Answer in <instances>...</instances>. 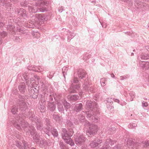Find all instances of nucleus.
I'll return each mask as SVG.
<instances>
[{
    "mask_svg": "<svg viewBox=\"0 0 149 149\" xmlns=\"http://www.w3.org/2000/svg\"><path fill=\"white\" fill-rule=\"evenodd\" d=\"M18 97L19 99L17 101V104L19 107V110L22 111V115L19 114L16 118L11 119L10 120L11 124H12L19 131L21 130L20 125L25 130V128H27L31 136H33L37 133L34 127L32 125H30L27 121L24 120V118L27 116L24 112L28 108L26 103V96L19 95Z\"/></svg>",
    "mask_w": 149,
    "mask_h": 149,
    "instance_id": "f257e3e1",
    "label": "nucleus"
},
{
    "mask_svg": "<svg viewBox=\"0 0 149 149\" xmlns=\"http://www.w3.org/2000/svg\"><path fill=\"white\" fill-rule=\"evenodd\" d=\"M86 111L85 112L87 117L92 121L97 122L100 112L97 103L94 101L88 100L86 102Z\"/></svg>",
    "mask_w": 149,
    "mask_h": 149,
    "instance_id": "f03ea898",
    "label": "nucleus"
},
{
    "mask_svg": "<svg viewBox=\"0 0 149 149\" xmlns=\"http://www.w3.org/2000/svg\"><path fill=\"white\" fill-rule=\"evenodd\" d=\"M48 1H42L40 4V5H38L36 4V6L34 5L31 6L28 5V10L30 13H36L37 12H44L46 10L47 6L49 4Z\"/></svg>",
    "mask_w": 149,
    "mask_h": 149,
    "instance_id": "7ed1b4c3",
    "label": "nucleus"
},
{
    "mask_svg": "<svg viewBox=\"0 0 149 149\" xmlns=\"http://www.w3.org/2000/svg\"><path fill=\"white\" fill-rule=\"evenodd\" d=\"M79 82L78 78L77 77H74L70 80V86L68 90V91L70 93H77L80 87L79 84L74 85L73 83L74 84L77 83Z\"/></svg>",
    "mask_w": 149,
    "mask_h": 149,
    "instance_id": "20e7f679",
    "label": "nucleus"
},
{
    "mask_svg": "<svg viewBox=\"0 0 149 149\" xmlns=\"http://www.w3.org/2000/svg\"><path fill=\"white\" fill-rule=\"evenodd\" d=\"M97 130V127L96 125L91 124L86 130V134L88 137H91L95 134Z\"/></svg>",
    "mask_w": 149,
    "mask_h": 149,
    "instance_id": "39448f33",
    "label": "nucleus"
},
{
    "mask_svg": "<svg viewBox=\"0 0 149 149\" xmlns=\"http://www.w3.org/2000/svg\"><path fill=\"white\" fill-rule=\"evenodd\" d=\"M74 140L77 145L81 146L85 141L86 139L82 134H79L75 136Z\"/></svg>",
    "mask_w": 149,
    "mask_h": 149,
    "instance_id": "423d86ee",
    "label": "nucleus"
},
{
    "mask_svg": "<svg viewBox=\"0 0 149 149\" xmlns=\"http://www.w3.org/2000/svg\"><path fill=\"white\" fill-rule=\"evenodd\" d=\"M138 1V0H135V2L137 5L138 7L137 8V10L139 9L140 11H145L148 8V6L145 3H143L140 0Z\"/></svg>",
    "mask_w": 149,
    "mask_h": 149,
    "instance_id": "0eeeda50",
    "label": "nucleus"
},
{
    "mask_svg": "<svg viewBox=\"0 0 149 149\" xmlns=\"http://www.w3.org/2000/svg\"><path fill=\"white\" fill-rule=\"evenodd\" d=\"M115 143V141H113L111 139H107L102 148L100 149H111V147H109V145L112 146Z\"/></svg>",
    "mask_w": 149,
    "mask_h": 149,
    "instance_id": "6e6552de",
    "label": "nucleus"
},
{
    "mask_svg": "<svg viewBox=\"0 0 149 149\" xmlns=\"http://www.w3.org/2000/svg\"><path fill=\"white\" fill-rule=\"evenodd\" d=\"M61 134L63 139L67 142H68V140L70 139L71 136L66 129L63 128L62 129Z\"/></svg>",
    "mask_w": 149,
    "mask_h": 149,
    "instance_id": "1a4fd4ad",
    "label": "nucleus"
},
{
    "mask_svg": "<svg viewBox=\"0 0 149 149\" xmlns=\"http://www.w3.org/2000/svg\"><path fill=\"white\" fill-rule=\"evenodd\" d=\"M102 140L96 138L91 142L89 146L91 148H96L99 146V145L102 143Z\"/></svg>",
    "mask_w": 149,
    "mask_h": 149,
    "instance_id": "9d476101",
    "label": "nucleus"
},
{
    "mask_svg": "<svg viewBox=\"0 0 149 149\" xmlns=\"http://www.w3.org/2000/svg\"><path fill=\"white\" fill-rule=\"evenodd\" d=\"M77 74L78 78L80 79V81L83 82V81L81 80V79L83 80H84V78H85L86 74L85 71L83 69L80 68L78 70L77 72Z\"/></svg>",
    "mask_w": 149,
    "mask_h": 149,
    "instance_id": "9b49d317",
    "label": "nucleus"
},
{
    "mask_svg": "<svg viewBox=\"0 0 149 149\" xmlns=\"http://www.w3.org/2000/svg\"><path fill=\"white\" fill-rule=\"evenodd\" d=\"M34 19L37 23L38 22H41L43 21L45 19V18L44 16L42 14H36L35 16H33L32 17V19Z\"/></svg>",
    "mask_w": 149,
    "mask_h": 149,
    "instance_id": "f8f14e48",
    "label": "nucleus"
},
{
    "mask_svg": "<svg viewBox=\"0 0 149 149\" xmlns=\"http://www.w3.org/2000/svg\"><path fill=\"white\" fill-rule=\"evenodd\" d=\"M15 12L18 15L21 17H24L26 16V11L23 8H18L15 10Z\"/></svg>",
    "mask_w": 149,
    "mask_h": 149,
    "instance_id": "ddd939ff",
    "label": "nucleus"
},
{
    "mask_svg": "<svg viewBox=\"0 0 149 149\" xmlns=\"http://www.w3.org/2000/svg\"><path fill=\"white\" fill-rule=\"evenodd\" d=\"M18 89L21 93H24L26 91L25 83L23 82L20 83L18 86Z\"/></svg>",
    "mask_w": 149,
    "mask_h": 149,
    "instance_id": "4468645a",
    "label": "nucleus"
},
{
    "mask_svg": "<svg viewBox=\"0 0 149 149\" xmlns=\"http://www.w3.org/2000/svg\"><path fill=\"white\" fill-rule=\"evenodd\" d=\"M74 110L77 112H79L83 109V104L81 103H76L74 104Z\"/></svg>",
    "mask_w": 149,
    "mask_h": 149,
    "instance_id": "2eb2a0df",
    "label": "nucleus"
},
{
    "mask_svg": "<svg viewBox=\"0 0 149 149\" xmlns=\"http://www.w3.org/2000/svg\"><path fill=\"white\" fill-rule=\"evenodd\" d=\"M140 65L143 70H147L149 68V62H145L141 61L139 62Z\"/></svg>",
    "mask_w": 149,
    "mask_h": 149,
    "instance_id": "dca6fc26",
    "label": "nucleus"
},
{
    "mask_svg": "<svg viewBox=\"0 0 149 149\" xmlns=\"http://www.w3.org/2000/svg\"><path fill=\"white\" fill-rule=\"evenodd\" d=\"M26 83L28 87V92L33 97V96H34L33 95H35V93L34 92L33 89L32 88V84H31V81H30V83H29V81H27L26 82Z\"/></svg>",
    "mask_w": 149,
    "mask_h": 149,
    "instance_id": "f3484780",
    "label": "nucleus"
},
{
    "mask_svg": "<svg viewBox=\"0 0 149 149\" xmlns=\"http://www.w3.org/2000/svg\"><path fill=\"white\" fill-rule=\"evenodd\" d=\"M127 142V146L129 147V149H134L133 147L135 146L133 139L132 138L128 139Z\"/></svg>",
    "mask_w": 149,
    "mask_h": 149,
    "instance_id": "a211bd4d",
    "label": "nucleus"
},
{
    "mask_svg": "<svg viewBox=\"0 0 149 149\" xmlns=\"http://www.w3.org/2000/svg\"><path fill=\"white\" fill-rule=\"evenodd\" d=\"M47 108L49 110L51 111H54L56 109V104L55 102H48Z\"/></svg>",
    "mask_w": 149,
    "mask_h": 149,
    "instance_id": "6ab92c4d",
    "label": "nucleus"
},
{
    "mask_svg": "<svg viewBox=\"0 0 149 149\" xmlns=\"http://www.w3.org/2000/svg\"><path fill=\"white\" fill-rule=\"evenodd\" d=\"M32 19V17L31 18V20L29 23H28L27 26L30 28H33L36 26L37 24L36 21L34 19Z\"/></svg>",
    "mask_w": 149,
    "mask_h": 149,
    "instance_id": "aec40b11",
    "label": "nucleus"
},
{
    "mask_svg": "<svg viewBox=\"0 0 149 149\" xmlns=\"http://www.w3.org/2000/svg\"><path fill=\"white\" fill-rule=\"evenodd\" d=\"M79 97L77 95H69L67 98L68 100L70 102H74L79 98Z\"/></svg>",
    "mask_w": 149,
    "mask_h": 149,
    "instance_id": "412c9836",
    "label": "nucleus"
},
{
    "mask_svg": "<svg viewBox=\"0 0 149 149\" xmlns=\"http://www.w3.org/2000/svg\"><path fill=\"white\" fill-rule=\"evenodd\" d=\"M28 117L29 119L33 122V121H35L36 120V118L34 112H33L31 111H29L28 112Z\"/></svg>",
    "mask_w": 149,
    "mask_h": 149,
    "instance_id": "4be33fe9",
    "label": "nucleus"
},
{
    "mask_svg": "<svg viewBox=\"0 0 149 149\" xmlns=\"http://www.w3.org/2000/svg\"><path fill=\"white\" fill-rule=\"evenodd\" d=\"M7 28L8 30L11 32L12 34H14L15 33V27L13 24H10L7 25Z\"/></svg>",
    "mask_w": 149,
    "mask_h": 149,
    "instance_id": "5701e85b",
    "label": "nucleus"
},
{
    "mask_svg": "<svg viewBox=\"0 0 149 149\" xmlns=\"http://www.w3.org/2000/svg\"><path fill=\"white\" fill-rule=\"evenodd\" d=\"M50 132L52 134L54 137H57L58 136V134L57 130L54 127L51 128L50 129Z\"/></svg>",
    "mask_w": 149,
    "mask_h": 149,
    "instance_id": "b1692460",
    "label": "nucleus"
},
{
    "mask_svg": "<svg viewBox=\"0 0 149 149\" xmlns=\"http://www.w3.org/2000/svg\"><path fill=\"white\" fill-rule=\"evenodd\" d=\"M112 99L111 98L109 97L107 98L106 100V101H107V103H106V104H110L111 105V106H110V107H107V108H110V109L111 110H112L113 109V106H112V104L113 103V102L112 101Z\"/></svg>",
    "mask_w": 149,
    "mask_h": 149,
    "instance_id": "393cba45",
    "label": "nucleus"
},
{
    "mask_svg": "<svg viewBox=\"0 0 149 149\" xmlns=\"http://www.w3.org/2000/svg\"><path fill=\"white\" fill-rule=\"evenodd\" d=\"M65 33L68 36V42H70V40L74 37V34L72 33L69 30L66 31Z\"/></svg>",
    "mask_w": 149,
    "mask_h": 149,
    "instance_id": "a878e982",
    "label": "nucleus"
},
{
    "mask_svg": "<svg viewBox=\"0 0 149 149\" xmlns=\"http://www.w3.org/2000/svg\"><path fill=\"white\" fill-rule=\"evenodd\" d=\"M18 105H14L12 107L11 109V112L13 114L15 115V114L17 115L18 114Z\"/></svg>",
    "mask_w": 149,
    "mask_h": 149,
    "instance_id": "bb28decb",
    "label": "nucleus"
},
{
    "mask_svg": "<svg viewBox=\"0 0 149 149\" xmlns=\"http://www.w3.org/2000/svg\"><path fill=\"white\" fill-rule=\"evenodd\" d=\"M32 88L34 90V92L35 93V95L33 96V98L34 99H36L38 95L39 88L38 87L37 88L32 86Z\"/></svg>",
    "mask_w": 149,
    "mask_h": 149,
    "instance_id": "cd10ccee",
    "label": "nucleus"
},
{
    "mask_svg": "<svg viewBox=\"0 0 149 149\" xmlns=\"http://www.w3.org/2000/svg\"><path fill=\"white\" fill-rule=\"evenodd\" d=\"M44 95L45 96H46V100L48 102L52 101L53 100V98H55L53 94L52 95L50 94H44Z\"/></svg>",
    "mask_w": 149,
    "mask_h": 149,
    "instance_id": "c85d7f7f",
    "label": "nucleus"
},
{
    "mask_svg": "<svg viewBox=\"0 0 149 149\" xmlns=\"http://www.w3.org/2000/svg\"><path fill=\"white\" fill-rule=\"evenodd\" d=\"M33 139L34 141L36 143H38L40 141V136L39 133H36L35 135L33 136Z\"/></svg>",
    "mask_w": 149,
    "mask_h": 149,
    "instance_id": "c756f323",
    "label": "nucleus"
},
{
    "mask_svg": "<svg viewBox=\"0 0 149 149\" xmlns=\"http://www.w3.org/2000/svg\"><path fill=\"white\" fill-rule=\"evenodd\" d=\"M29 72H27L26 71L24 72L23 75V76L24 79L26 81V82L27 81H29V83H30V81L31 82V79H30V81L29 79L28 80L29 78Z\"/></svg>",
    "mask_w": 149,
    "mask_h": 149,
    "instance_id": "7c9ffc66",
    "label": "nucleus"
},
{
    "mask_svg": "<svg viewBox=\"0 0 149 149\" xmlns=\"http://www.w3.org/2000/svg\"><path fill=\"white\" fill-rule=\"evenodd\" d=\"M7 36V33L6 32L3 31H0V45L2 42L1 38H4Z\"/></svg>",
    "mask_w": 149,
    "mask_h": 149,
    "instance_id": "2f4dec72",
    "label": "nucleus"
},
{
    "mask_svg": "<svg viewBox=\"0 0 149 149\" xmlns=\"http://www.w3.org/2000/svg\"><path fill=\"white\" fill-rule=\"evenodd\" d=\"M140 58L141 60H146L149 58V54L142 53L140 55Z\"/></svg>",
    "mask_w": 149,
    "mask_h": 149,
    "instance_id": "473e14b6",
    "label": "nucleus"
},
{
    "mask_svg": "<svg viewBox=\"0 0 149 149\" xmlns=\"http://www.w3.org/2000/svg\"><path fill=\"white\" fill-rule=\"evenodd\" d=\"M29 70H32L38 72H40L42 71L38 67H29L27 68Z\"/></svg>",
    "mask_w": 149,
    "mask_h": 149,
    "instance_id": "72a5a7b5",
    "label": "nucleus"
},
{
    "mask_svg": "<svg viewBox=\"0 0 149 149\" xmlns=\"http://www.w3.org/2000/svg\"><path fill=\"white\" fill-rule=\"evenodd\" d=\"M8 133H9V135L10 136H15V134H16V132L14 131V130L12 127H10L9 129L8 130Z\"/></svg>",
    "mask_w": 149,
    "mask_h": 149,
    "instance_id": "f704fd0d",
    "label": "nucleus"
},
{
    "mask_svg": "<svg viewBox=\"0 0 149 149\" xmlns=\"http://www.w3.org/2000/svg\"><path fill=\"white\" fill-rule=\"evenodd\" d=\"M63 102L64 106L65 109L67 111L68 109L70 108V103L68 102L67 101L65 100H64Z\"/></svg>",
    "mask_w": 149,
    "mask_h": 149,
    "instance_id": "c9c22d12",
    "label": "nucleus"
},
{
    "mask_svg": "<svg viewBox=\"0 0 149 149\" xmlns=\"http://www.w3.org/2000/svg\"><path fill=\"white\" fill-rule=\"evenodd\" d=\"M45 125L48 128H51L52 126V124H51L49 119L48 118H45Z\"/></svg>",
    "mask_w": 149,
    "mask_h": 149,
    "instance_id": "e433bc0d",
    "label": "nucleus"
},
{
    "mask_svg": "<svg viewBox=\"0 0 149 149\" xmlns=\"http://www.w3.org/2000/svg\"><path fill=\"white\" fill-rule=\"evenodd\" d=\"M58 111L61 113H64V109L63 105L61 104H58Z\"/></svg>",
    "mask_w": 149,
    "mask_h": 149,
    "instance_id": "4c0bfd02",
    "label": "nucleus"
},
{
    "mask_svg": "<svg viewBox=\"0 0 149 149\" xmlns=\"http://www.w3.org/2000/svg\"><path fill=\"white\" fill-rule=\"evenodd\" d=\"M107 80V79L106 78H103L101 79L100 84L102 86L104 87L106 84V82Z\"/></svg>",
    "mask_w": 149,
    "mask_h": 149,
    "instance_id": "58836bf2",
    "label": "nucleus"
},
{
    "mask_svg": "<svg viewBox=\"0 0 149 149\" xmlns=\"http://www.w3.org/2000/svg\"><path fill=\"white\" fill-rule=\"evenodd\" d=\"M90 85L89 84L88 82H86L85 83L84 82L83 85V88L85 90L87 91L89 90Z\"/></svg>",
    "mask_w": 149,
    "mask_h": 149,
    "instance_id": "ea45409f",
    "label": "nucleus"
},
{
    "mask_svg": "<svg viewBox=\"0 0 149 149\" xmlns=\"http://www.w3.org/2000/svg\"><path fill=\"white\" fill-rule=\"evenodd\" d=\"M36 128L37 130L42 131L43 129V126L42 124H37L36 125Z\"/></svg>",
    "mask_w": 149,
    "mask_h": 149,
    "instance_id": "a19ab883",
    "label": "nucleus"
},
{
    "mask_svg": "<svg viewBox=\"0 0 149 149\" xmlns=\"http://www.w3.org/2000/svg\"><path fill=\"white\" fill-rule=\"evenodd\" d=\"M61 117L59 116L58 114L54 113L53 115V118L56 121H57L58 119H61Z\"/></svg>",
    "mask_w": 149,
    "mask_h": 149,
    "instance_id": "79ce46f5",
    "label": "nucleus"
},
{
    "mask_svg": "<svg viewBox=\"0 0 149 149\" xmlns=\"http://www.w3.org/2000/svg\"><path fill=\"white\" fill-rule=\"evenodd\" d=\"M68 68L64 66L62 68V73L64 78H65V75L67 74V72L68 71Z\"/></svg>",
    "mask_w": 149,
    "mask_h": 149,
    "instance_id": "37998d69",
    "label": "nucleus"
},
{
    "mask_svg": "<svg viewBox=\"0 0 149 149\" xmlns=\"http://www.w3.org/2000/svg\"><path fill=\"white\" fill-rule=\"evenodd\" d=\"M66 123L67 126L70 128H72L74 127V125L70 121L68 120L66 121Z\"/></svg>",
    "mask_w": 149,
    "mask_h": 149,
    "instance_id": "c03bdc74",
    "label": "nucleus"
},
{
    "mask_svg": "<svg viewBox=\"0 0 149 149\" xmlns=\"http://www.w3.org/2000/svg\"><path fill=\"white\" fill-rule=\"evenodd\" d=\"M77 118L80 121L81 123H83V120H84V116L81 114L78 115Z\"/></svg>",
    "mask_w": 149,
    "mask_h": 149,
    "instance_id": "a18cd8bd",
    "label": "nucleus"
},
{
    "mask_svg": "<svg viewBox=\"0 0 149 149\" xmlns=\"http://www.w3.org/2000/svg\"><path fill=\"white\" fill-rule=\"evenodd\" d=\"M131 98L130 99V101H132L133 100V98L135 97V94L134 92L133 91H130L129 93Z\"/></svg>",
    "mask_w": 149,
    "mask_h": 149,
    "instance_id": "49530a36",
    "label": "nucleus"
},
{
    "mask_svg": "<svg viewBox=\"0 0 149 149\" xmlns=\"http://www.w3.org/2000/svg\"><path fill=\"white\" fill-rule=\"evenodd\" d=\"M22 143L24 146V149H29L30 147V146L25 141H23Z\"/></svg>",
    "mask_w": 149,
    "mask_h": 149,
    "instance_id": "de8ad7c7",
    "label": "nucleus"
},
{
    "mask_svg": "<svg viewBox=\"0 0 149 149\" xmlns=\"http://www.w3.org/2000/svg\"><path fill=\"white\" fill-rule=\"evenodd\" d=\"M83 124L85 126L86 128H87V127L89 128L90 125L91 124H90V123L87 120H83Z\"/></svg>",
    "mask_w": 149,
    "mask_h": 149,
    "instance_id": "09e8293b",
    "label": "nucleus"
},
{
    "mask_svg": "<svg viewBox=\"0 0 149 149\" xmlns=\"http://www.w3.org/2000/svg\"><path fill=\"white\" fill-rule=\"evenodd\" d=\"M51 128H48L47 127L44 129V132L45 133L47 134L48 136L50 135L49 131Z\"/></svg>",
    "mask_w": 149,
    "mask_h": 149,
    "instance_id": "8fccbe9b",
    "label": "nucleus"
},
{
    "mask_svg": "<svg viewBox=\"0 0 149 149\" xmlns=\"http://www.w3.org/2000/svg\"><path fill=\"white\" fill-rule=\"evenodd\" d=\"M17 31L22 34H24L25 33V30L22 28H18L17 27Z\"/></svg>",
    "mask_w": 149,
    "mask_h": 149,
    "instance_id": "3c124183",
    "label": "nucleus"
},
{
    "mask_svg": "<svg viewBox=\"0 0 149 149\" xmlns=\"http://www.w3.org/2000/svg\"><path fill=\"white\" fill-rule=\"evenodd\" d=\"M120 80H123L124 79H126L130 77V75L129 74H126L123 76H121L120 77Z\"/></svg>",
    "mask_w": 149,
    "mask_h": 149,
    "instance_id": "603ef678",
    "label": "nucleus"
},
{
    "mask_svg": "<svg viewBox=\"0 0 149 149\" xmlns=\"http://www.w3.org/2000/svg\"><path fill=\"white\" fill-rule=\"evenodd\" d=\"M35 119L36 120H35V121H33L32 122H34L36 123H38L39 124L41 123V122L42 121L41 118L36 117Z\"/></svg>",
    "mask_w": 149,
    "mask_h": 149,
    "instance_id": "864d4df0",
    "label": "nucleus"
},
{
    "mask_svg": "<svg viewBox=\"0 0 149 149\" xmlns=\"http://www.w3.org/2000/svg\"><path fill=\"white\" fill-rule=\"evenodd\" d=\"M15 144L16 146L20 149L22 148V146L21 145V143L18 141H15Z\"/></svg>",
    "mask_w": 149,
    "mask_h": 149,
    "instance_id": "5fc2aeb1",
    "label": "nucleus"
},
{
    "mask_svg": "<svg viewBox=\"0 0 149 149\" xmlns=\"http://www.w3.org/2000/svg\"><path fill=\"white\" fill-rule=\"evenodd\" d=\"M13 40L17 42H20L21 40L18 36H14L13 37Z\"/></svg>",
    "mask_w": 149,
    "mask_h": 149,
    "instance_id": "6e6d98bb",
    "label": "nucleus"
},
{
    "mask_svg": "<svg viewBox=\"0 0 149 149\" xmlns=\"http://www.w3.org/2000/svg\"><path fill=\"white\" fill-rule=\"evenodd\" d=\"M137 126V124L135 123H130L129 125H128V127L130 129H133L134 127Z\"/></svg>",
    "mask_w": 149,
    "mask_h": 149,
    "instance_id": "4d7b16f0",
    "label": "nucleus"
},
{
    "mask_svg": "<svg viewBox=\"0 0 149 149\" xmlns=\"http://www.w3.org/2000/svg\"><path fill=\"white\" fill-rule=\"evenodd\" d=\"M39 109L40 110L41 112H43L45 110V107L43 105L40 104L39 107Z\"/></svg>",
    "mask_w": 149,
    "mask_h": 149,
    "instance_id": "13d9d810",
    "label": "nucleus"
},
{
    "mask_svg": "<svg viewBox=\"0 0 149 149\" xmlns=\"http://www.w3.org/2000/svg\"><path fill=\"white\" fill-rule=\"evenodd\" d=\"M116 130V129L115 127H112L109 128V131L111 134H113Z\"/></svg>",
    "mask_w": 149,
    "mask_h": 149,
    "instance_id": "bf43d9fd",
    "label": "nucleus"
},
{
    "mask_svg": "<svg viewBox=\"0 0 149 149\" xmlns=\"http://www.w3.org/2000/svg\"><path fill=\"white\" fill-rule=\"evenodd\" d=\"M27 2L25 1H22L21 2L20 4L22 6L27 7L28 6V4L27 3Z\"/></svg>",
    "mask_w": 149,
    "mask_h": 149,
    "instance_id": "052dcab7",
    "label": "nucleus"
},
{
    "mask_svg": "<svg viewBox=\"0 0 149 149\" xmlns=\"http://www.w3.org/2000/svg\"><path fill=\"white\" fill-rule=\"evenodd\" d=\"M89 88L90 91L91 93H94L96 91V89L93 86H90Z\"/></svg>",
    "mask_w": 149,
    "mask_h": 149,
    "instance_id": "680f3d73",
    "label": "nucleus"
},
{
    "mask_svg": "<svg viewBox=\"0 0 149 149\" xmlns=\"http://www.w3.org/2000/svg\"><path fill=\"white\" fill-rule=\"evenodd\" d=\"M91 54H87L85 55L83 57V59L84 60H86L88 59L89 58H91Z\"/></svg>",
    "mask_w": 149,
    "mask_h": 149,
    "instance_id": "e2e57ef3",
    "label": "nucleus"
},
{
    "mask_svg": "<svg viewBox=\"0 0 149 149\" xmlns=\"http://www.w3.org/2000/svg\"><path fill=\"white\" fill-rule=\"evenodd\" d=\"M68 132L69 135H70V136H72L74 133L73 130L71 128H70L68 130Z\"/></svg>",
    "mask_w": 149,
    "mask_h": 149,
    "instance_id": "0e129e2a",
    "label": "nucleus"
},
{
    "mask_svg": "<svg viewBox=\"0 0 149 149\" xmlns=\"http://www.w3.org/2000/svg\"><path fill=\"white\" fill-rule=\"evenodd\" d=\"M121 1L124 2H125L129 4L130 6H131L132 4V3L131 0H120Z\"/></svg>",
    "mask_w": 149,
    "mask_h": 149,
    "instance_id": "69168bd1",
    "label": "nucleus"
},
{
    "mask_svg": "<svg viewBox=\"0 0 149 149\" xmlns=\"http://www.w3.org/2000/svg\"><path fill=\"white\" fill-rule=\"evenodd\" d=\"M143 144H145V145H144V147H147L149 146V141H145L143 142Z\"/></svg>",
    "mask_w": 149,
    "mask_h": 149,
    "instance_id": "338daca9",
    "label": "nucleus"
},
{
    "mask_svg": "<svg viewBox=\"0 0 149 149\" xmlns=\"http://www.w3.org/2000/svg\"><path fill=\"white\" fill-rule=\"evenodd\" d=\"M68 143L70 144L71 146H73L74 145V142L72 141V140L70 138L68 140Z\"/></svg>",
    "mask_w": 149,
    "mask_h": 149,
    "instance_id": "774afa93",
    "label": "nucleus"
}]
</instances>
